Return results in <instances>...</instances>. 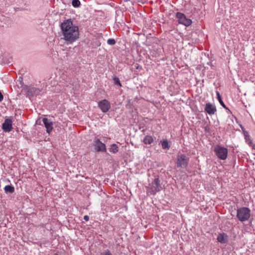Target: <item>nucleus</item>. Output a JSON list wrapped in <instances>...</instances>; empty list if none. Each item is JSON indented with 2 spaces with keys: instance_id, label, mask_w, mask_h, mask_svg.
<instances>
[{
  "instance_id": "5701e85b",
  "label": "nucleus",
  "mask_w": 255,
  "mask_h": 255,
  "mask_svg": "<svg viewBox=\"0 0 255 255\" xmlns=\"http://www.w3.org/2000/svg\"><path fill=\"white\" fill-rule=\"evenodd\" d=\"M100 255H112V254L109 250H107L101 253Z\"/></svg>"
},
{
  "instance_id": "b1692460",
  "label": "nucleus",
  "mask_w": 255,
  "mask_h": 255,
  "mask_svg": "<svg viewBox=\"0 0 255 255\" xmlns=\"http://www.w3.org/2000/svg\"><path fill=\"white\" fill-rule=\"evenodd\" d=\"M83 218L86 221H88L89 220V217L88 215H85Z\"/></svg>"
},
{
  "instance_id": "dca6fc26",
  "label": "nucleus",
  "mask_w": 255,
  "mask_h": 255,
  "mask_svg": "<svg viewBox=\"0 0 255 255\" xmlns=\"http://www.w3.org/2000/svg\"><path fill=\"white\" fill-rule=\"evenodd\" d=\"M161 146L163 149H169L170 147V145L167 139H163L160 141Z\"/></svg>"
},
{
  "instance_id": "393cba45",
  "label": "nucleus",
  "mask_w": 255,
  "mask_h": 255,
  "mask_svg": "<svg viewBox=\"0 0 255 255\" xmlns=\"http://www.w3.org/2000/svg\"><path fill=\"white\" fill-rule=\"evenodd\" d=\"M3 95H2V93H1V92L0 91V102H1L3 100Z\"/></svg>"
},
{
  "instance_id": "9d476101",
  "label": "nucleus",
  "mask_w": 255,
  "mask_h": 255,
  "mask_svg": "<svg viewBox=\"0 0 255 255\" xmlns=\"http://www.w3.org/2000/svg\"><path fill=\"white\" fill-rule=\"evenodd\" d=\"M99 107L102 112H108L110 108V102L107 100H103L98 104Z\"/></svg>"
},
{
  "instance_id": "4468645a",
  "label": "nucleus",
  "mask_w": 255,
  "mask_h": 255,
  "mask_svg": "<svg viewBox=\"0 0 255 255\" xmlns=\"http://www.w3.org/2000/svg\"><path fill=\"white\" fill-rule=\"evenodd\" d=\"M153 141V138L150 135H146L143 139V142L145 144H150Z\"/></svg>"
},
{
  "instance_id": "39448f33",
  "label": "nucleus",
  "mask_w": 255,
  "mask_h": 255,
  "mask_svg": "<svg viewBox=\"0 0 255 255\" xmlns=\"http://www.w3.org/2000/svg\"><path fill=\"white\" fill-rule=\"evenodd\" d=\"M189 158L184 154H178L175 162L177 168H186L188 166Z\"/></svg>"
},
{
  "instance_id": "0eeeda50",
  "label": "nucleus",
  "mask_w": 255,
  "mask_h": 255,
  "mask_svg": "<svg viewBox=\"0 0 255 255\" xmlns=\"http://www.w3.org/2000/svg\"><path fill=\"white\" fill-rule=\"evenodd\" d=\"M93 146L97 152H106L107 151L106 146L105 143L100 141V139L95 137L93 140Z\"/></svg>"
},
{
  "instance_id": "6ab92c4d",
  "label": "nucleus",
  "mask_w": 255,
  "mask_h": 255,
  "mask_svg": "<svg viewBox=\"0 0 255 255\" xmlns=\"http://www.w3.org/2000/svg\"><path fill=\"white\" fill-rule=\"evenodd\" d=\"M244 134L245 136V138L246 140L248 142V144L251 145V144L252 143V140L250 138V135L248 134V132L246 131H244Z\"/></svg>"
},
{
  "instance_id": "f03ea898",
  "label": "nucleus",
  "mask_w": 255,
  "mask_h": 255,
  "mask_svg": "<svg viewBox=\"0 0 255 255\" xmlns=\"http://www.w3.org/2000/svg\"><path fill=\"white\" fill-rule=\"evenodd\" d=\"M251 217V210L248 207H243L238 209L237 217L242 222L247 221Z\"/></svg>"
},
{
  "instance_id": "7ed1b4c3",
  "label": "nucleus",
  "mask_w": 255,
  "mask_h": 255,
  "mask_svg": "<svg viewBox=\"0 0 255 255\" xmlns=\"http://www.w3.org/2000/svg\"><path fill=\"white\" fill-rule=\"evenodd\" d=\"M22 89L25 93L26 96L30 99L34 96L39 95L41 92V90L39 88H37L33 86L23 85Z\"/></svg>"
},
{
  "instance_id": "f257e3e1",
  "label": "nucleus",
  "mask_w": 255,
  "mask_h": 255,
  "mask_svg": "<svg viewBox=\"0 0 255 255\" xmlns=\"http://www.w3.org/2000/svg\"><path fill=\"white\" fill-rule=\"evenodd\" d=\"M61 26L64 39L66 41L73 42L79 37V28L73 24L71 19L64 21Z\"/></svg>"
},
{
  "instance_id": "2eb2a0df",
  "label": "nucleus",
  "mask_w": 255,
  "mask_h": 255,
  "mask_svg": "<svg viewBox=\"0 0 255 255\" xmlns=\"http://www.w3.org/2000/svg\"><path fill=\"white\" fill-rule=\"evenodd\" d=\"M5 193H12L14 192V188L11 185H6L4 188Z\"/></svg>"
},
{
  "instance_id": "f8f14e48",
  "label": "nucleus",
  "mask_w": 255,
  "mask_h": 255,
  "mask_svg": "<svg viewBox=\"0 0 255 255\" xmlns=\"http://www.w3.org/2000/svg\"><path fill=\"white\" fill-rule=\"evenodd\" d=\"M217 239L221 244H226L228 242V236L225 233H220L218 235Z\"/></svg>"
},
{
  "instance_id": "f3484780",
  "label": "nucleus",
  "mask_w": 255,
  "mask_h": 255,
  "mask_svg": "<svg viewBox=\"0 0 255 255\" xmlns=\"http://www.w3.org/2000/svg\"><path fill=\"white\" fill-rule=\"evenodd\" d=\"M109 151L113 153H116L119 151V147L115 143L112 144L109 148Z\"/></svg>"
},
{
  "instance_id": "9b49d317",
  "label": "nucleus",
  "mask_w": 255,
  "mask_h": 255,
  "mask_svg": "<svg viewBox=\"0 0 255 255\" xmlns=\"http://www.w3.org/2000/svg\"><path fill=\"white\" fill-rule=\"evenodd\" d=\"M43 123L46 128V131L49 134L52 131L53 129V122L47 118H44L42 119Z\"/></svg>"
},
{
  "instance_id": "a878e982",
  "label": "nucleus",
  "mask_w": 255,
  "mask_h": 255,
  "mask_svg": "<svg viewBox=\"0 0 255 255\" xmlns=\"http://www.w3.org/2000/svg\"><path fill=\"white\" fill-rule=\"evenodd\" d=\"M208 113L209 114H214V113H211V112Z\"/></svg>"
},
{
  "instance_id": "a211bd4d",
  "label": "nucleus",
  "mask_w": 255,
  "mask_h": 255,
  "mask_svg": "<svg viewBox=\"0 0 255 255\" xmlns=\"http://www.w3.org/2000/svg\"><path fill=\"white\" fill-rule=\"evenodd\" d=\"M216 95H217V98L218 99V101H219L220 104L223 107H224L225 108H226V109L228 110V109L226 107L225 104L224 103L223 101H222L221 97V96L220 95V93H219V92L218 91L216 92Z\"/></svg>"
},
{
  "instance_id": "20e7f679",
  "label": "nucleus",
  "mask_w": 255,
  "mask_h": 255,
  "mask_svg": "<svg viewBox=\"0 0 255 255\" xmlns=\"http://www.w3.org/2000/svg\"><path fill=\"white\" fill-rule=\"evenodd\" d=\"M214 151L220 159L224 160L227 159L228 152L227 148L217 145L214 148Z\"/></svg>"
},
{
  "instance_id": "ddd939ff",
  "label": "nucleus",
  "mask_w": 255,
  "mask_h": 255,
  "mask_svg": "<svg viewBox=\"0 0 255 255\" xmlns=\"http://www.w3.org/2000/svg\"><path fill=\"white\" fill-rule=\"evenodd\" d=\"M204 112H216V108L214 104L208 103L206 104Z\"/></svg>"
},
{
  "instance_id": "1a4fd4ad",
  "label": "nucleus",
  "mask_w": 255,
  "mask_h": 255,
  "mask_svg": "<svg viewBox=\"0 0 255 255\" xmlns=\"http://www.w3.org/2000/svg\"><path fill=\"white\" fill-rule=\"evenodd\" d=\"M12 117H8L5 119L2 125V129L4 131L8 132L12 130Z\"/></svg>"
},
{
  "instance_id": "aec40b11",
  "label": "nucleus",
  "mask_w": 255,
  "mask_h": 255,
  "mask_svg": "<svg viewBox=\"0 0 255 255\" xmlns=\"http://www.w3.org/2000/svg\"><path fill=\"white\" fill-rule=\"evenodd\" d=\"M72 4L74 7H77L80 5V1L79 0H73Z\"/></svg>"
},
{
  "instance_id": "423d86ee",
  "label": "nucleus",
  "mask_w": 255,
  "mask_h": 255,
  "mask_svg": "<svg viewBox=\"0 0 255 255\" xmlns=\"http://www.w3.org/2000/svg\"><path fill=\"white\" fill-rule=\"evenodd\" d=\"M161 189L162 187L160 183V180L158 178H156L151 183V187L149 188L148 192L152 195H155Z\"/></svg>"
},
{
  "instance_id": "4be33fe9",
  "label": "nucleus",
  "mask_w": 255,
  "mask_h": 255,
  "mask_svg": "<svg viewBox=\"0 0 255 255\" xmlns=\"http://www.w3.org/2000/svg\"><path fill=\"white\" fill-rule=\"evenodd\" d=\"M113 80L115 83L117 85H118L120 86H121V83H120V80L119 79V78L117 77H115L113 78Z\"/></svg>"
},
{
  "instance_id": "6e6552de",
  "label": "nucleus",
  "mask_w": 255,
  "mask_h": 255,
  "mask_svg": "<svg viewBox=\"0 0 255 255\" xmlns=\"http://www.w3.org/2000/svg\"><path fill=\"white\" fill-rule=\"evenodd\" d=\"M176 17L178 19L179 23L183 24L186 26H188L192 23V20L190 19L187 18L185 14L181 12H177L176 14Z\"/></svg>"
},
{
  "instance_id": "412c9836",
  "label": "nucleus",
  "mask_w": 255,
  "mask_h": 255,
  "mask_svg": "<svg viewBox=\"0 0 255 255\" xmlns=\"http://www.w3.org/2000/svg\"><path fill=\"white\" fill-rule=\"evenodd\" d=\"M107 43L110 45H114L115 44L116 41L114 39L110 38V39H108Z\"/></svg>"
}]
</instances>
